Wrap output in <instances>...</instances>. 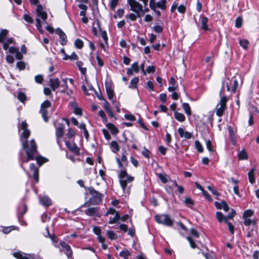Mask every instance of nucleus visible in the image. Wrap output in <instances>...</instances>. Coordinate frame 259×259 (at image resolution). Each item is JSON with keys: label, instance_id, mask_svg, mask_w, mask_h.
I'll return each mask as SVG.
<instances>
[{"label": "nucleus", "instance_id": "a211bd4d", "mask_svg": "<svg viewBox=\"0 0 259 259\" xmlns=\"http://www.w3.org/2000/svg\"><path fill=\"white\" fill-rule=\"evenodd\" d=\"M40 203L45 206H49L52 204L51 199L48 196H44L39 198Z\"/></svg>", "mask_w": 259, "mask_h": 259}, {"label": "nucleus", "instance_id": "c03bdc74", "mask_svg": "<svg viewBox=\"0 0 259 259\" xmlns=\"http://www.w3.org/2000/svg\"><path fill=\"white\" fill-rule=\"evenodd\" d=\"M118 0H111L110 2V7L111 10H114L117 6Z\"/></svg>", "mask_w": 259, "mask_h": 259}, {"label": "nucleus", "instance_id": "6e6552de", "mask_svg": "<svg viewBox=\"0 0 259 259\" xmlns=\"http://www.w3.org/2000/svg\"><path fill=\"white\" fill-rule=\"evenodd\" d=\"M59 246H60L61 247H60L61 249V248L62 249H64V252L68 258H71L72 256V251L71 249V247L69 245L67 244L66 242H65L63 241H61L59 243Z\"/></svg>", "mask_w": 259, "mask_h": 259}, {"label": "nucleus", "instance_id": "412c9836", "mask_svg": "<svg viewBox=\"0 0 259 259\" xmlns=\"http://www.w3.org/2000/svg\"><path fill=\"white\" fill-rule=\"evenodd\" d=\"M106 90L108 99L110 100H112L114 93L111 87L109 85H106Z\"/></svg>", "mask_w": 259, "mask_h": 259}, {"label": "nucleus", "instance_id": "e433bc0d", "mask_svg": "<svg viewBox=\"0 0 259 259\" xmlns=\"http://www.w3.org/2000/svg\"><path fill=\"white\" fill-rule=\"evenodd\" d=\"M216 217L219 222L221 223L223 222V221H224V222H225L226 216H224L222 212L220 211L217 212Z\"/></svg>", "mask_w": 259, "mask_h": 259}, {"label": "nucleus", "instance_id": "cd10ccee", "mask_svg": "<svg viewBox=\"0 0 259 259\" xmlns=\"http://www.w3.org/2000/svg\"><path fill=\"white\" fill-rule=\"evenodd\" d=\"M130 255V252L127 249H126L122 250L119 253V256L124 258V259H128V257Z\"/></svg>", "mask_w": 259, "mask_h": 259}, {"label": "nucleus", "instance_id": "6e6d98bb", "mask_svg": "<svg viewBox=\"0 0 259 259\" xmlns=\"http://www.w3.org/2000/svg\"><path fill=\"white\" fill-rule=\"evenodd\" d=\"M190 232L191 235L195 238H198L199 237V234L198 232L195 229H191L190 230Z\"/></svg>", "mask_w": 259, "mask_h": 259}, {"label": "nucleus", "instance_id": "393cba45", "mask_svg": "<svg viewBox=\"0 0 259 259\" xmlns=\"http://www.w3.org/2000/svg\"><path fill=\"white\" fill-rule=\"evenodd\" d=\"M139 81L138 77H135L133 78L130 81V84L129 85L130 88L136 89L137 88V85Z\"/></svg>", "mask_w": 259, "mask_h": 259}, {"label": "nucleus", "instance_id": "09e8293b", "mask_svg": "<svg viewBox=\"0 0 259 259\" xmlns=\"http://www.w3.org/2000/svg\"><path fill=\"white\" fill-rule=\"evenodd\" d=\"M75 135V131L72 128H70L68 129V131L67 134V136L68 137V138H71L72 137H74Z\"/></svg>", "mask_w": 259, "mask_h": 259}, {"label": "nucleus", "instance_id": "ea45409f", "mask_svg": "<svg viewBox=\"0 0 259 259\" xmlns=\"http://www.w3.org/2000/svg\"><path fill=\"white\" fill-rule=\"evenodd\" d=\"M120 217L118 213H116V215L112 219H110L109 221V224H113L117 222V221L120 219Z\"/></svg>", "mask_w": 259, "mask_h": 259}, {"label": "nucleus", "instance_id": "b1692460", "mask_svg": "<svg viewBox=\"0 0 259 259\" xmlns=\"http://www.w3.org/2000/svg\"><path fill=\"white\" fill-rule=\"evenodd\" d=\"M174 116L175 118L180 122H183L185 120V116L183 113L176 111Z\"/></svg>", "mask_w": 259, "mask_h": 259}, {"label": "nucleus", "instance_id": "2f4dec72", "mask_svg": "<svg viewBox=\"0 0 259 259\" xmlns=\"http://www.w3.org/2000/svg\"><path fill=\"white\" fill-rule=\"evenodd\" d=\"M238 157L239 160H246L248 158L247 153L244 150H242L238 153Z\"/></svg>", "mask_w": 259, "mask_h": 259}, {"label": "nucleus", "instance_id": "f3484780", "mask_svg": "<svg viewBox=\"0 0 259 259\" xmlns=\"http://www.w3.org/2000/svg\"><path fill=\"white\" fill-rule=\"evenodd\" d=\"M70 104L73 109V112L74 113V114L77 115H82V110L77 106L76 102H71L70 103Z\"/></svg>", "mask_w": 259, "mask_h": 259}, {"label": "nucleus", "instance_id": "f8f14e48", "mask_svg": "<svg viewBox=\"0 0 259 259\" xmlns=\"http://www.w3.org/2000/svg\"><path fill=\"white\" fill-rule=\"evenodd\" d=\"M56 33L60 36V43L61 45L64 46L66 44L67 39L66 35L65 33L60 28L56 30Z\"/></svg>", "mask_w": 259, "mask_h": 259}, {"label": "nucleus", "instance_id": "1a4fd4ad", "mask_svg": "<svg viewBox=\"0 0 259 259\" xmlns=\"http://www.w3.org/2000/svg\"><path fill=\"white\" fill-rule=\"evenodd\" d=\"M84 212L85 214L89 216L100 217L99 207H89L84 210Z\"/></svg>", "mask_w": 259, "mask_h": 259}, {"label": "nucleus", "instance_id": "aec40b11", "mask_svg": "<svg viewBox=\"0 0 259 259\" xmlns=\"http://www.w3.org/2000/svg\"><path fill=\"white\" fill-rule=\"evenodd\" d=\"M64 134V126L63 124H60L56 130V135L57 138H61L63 136Z\"/></svg>", "mask_w": 259, "mask_h": 259}, {"label": "nucleus", "instance_id": "f03ea898", "mask_svg": "<svg viewBox=\"0 0 259 259\" xmlns=\"http://www.w3.org/2000/svg\"><path fill=\"white\" fill-rule=\"evenodd\" d=\"M229 82V79H227L222 82V87L220 92L221 99L216 107V114L219 117L223 115L226 108V103L228 100V98L226 96L225 92L230 91Z\"/></svg>", "mask_w": 259, "mask_h": 259}, {"label": "nucleus", "instance_id": "6ab92c4d", "mask_svg": "<svg viewBox=\"0 0 259 259\" xmlns=\"http://www.w3.org/2000/svg\"><path fill=\"white\" fill-rule=\"evenodd\" d=\"M256 170V168L253 167H252L248 173V179L249 182L253 184L254 183L255 179L254 176V171Z\"/></svg>", "mask_w": 259, "mask_h": 259}, {"label": "nucleus", "instance_id": "79ce46f5", "mask_svg": "<svg viewBox=\"0 0 259 259\" xmlns=\"http://www.w3.org/2000/svg\"><path fill=\"white\" fill-rule=\"evenodd\" d=\"M195 148L197 150V151L199 152H203V147H202V146L201 145V144L198 141H196L195 142Z\"/></svg>", "mask_w": 259, "mask_h": 259}, {"label": "nucleus", "instance_id": "c9c22d12", "mask_svg": "<svg viewBox=\"0 0 259 259\" xmlns=\"http://www.w3.org/2000/svg\"><path fill=\"white\" fill-rule=\"evenodd\" d=\"M75 47L78 49H81L83 46V42L80 39H76L74 42Z\"/></svg>", "mask_w": 259, "mask_h": 259}, {"label": "nucleus", "instance_id": "5701e85b", "mask_svg": "<svg viewBox=\"0 0 259 259\" xmlns=\"http://www.w3.org/2000/svg\"><path fill=\"white\" fill-rule=\"evenodd\" d=\"M208 22V19L207 17L203 16L201 17V28L204 30H207L208 29L207 23Z\"/></svg>", "mask_w": 259, "mask_h": 259}, {"label": "nucleus", "instance_id": "603ef678", "mask_svg": "<svg viewBox=\"0 0 259 259\" xmlns=\"http://www.w3.org/2000/svg\"><path fill=\"white\" fill-rule=\"evenodd\" d=\"M23 17H24V19L25 20V21H26L29 23H33V20L32 18V17L30 16H29V15L24 14Z\"/></svg>", "mask_w": 259, "mask_h": 259}, {"label": "nucleus", "instance_id": "052dcab7", "mask_svg": "<svg viewBox=\"0 0 259 259\" xmlns=\"http://www.w3.org/2000/svg\"><path fill=\"white\" fill-rule=\"evenodd\" d=\"M50 238L51 239L52 241L54 243V246L56 248H59L60 250H61V248H60L59 245L57 244V241H56V236H54V235H52V236H50Z\"/></svg>", "mask_w": 259, "mask_h": 259}, {"label": "nucleus", "instance_id": "39448f33", "mask_svg": "<svg viewBox=\"0 0 259 259\" xmlns=\"http://www.w3.org/2000/svg\"><path fill=\"white\" fill-rule=\"evenodd\" d=\"M119 183L123 191H127L128 193L130 188H127V184L134 180V177L128 175L125 169L121 170L118 174Z\"/></svg>", "mask_w": 259, "mask_h": 259}, {"label": "nucleus", "instance_id": "20e7f679", "mask_svg": "<svg viewBox=\"0 0 259 259\" xmlns=\"http://www.w3.org/2000/svg\"><path fill=\"white\" fill-rule=\"evenodd\" d=\"M88 191L92 195L88 201H86L82 206L89 207L91 205H97L99 204L102 199L103 195L99 192L95 190L93 187L88 188Z\"/></svg>", "mask_w": 259, "mask_h": 259}, {"label": "nucleus", "instance_id": "0eeeda50", "mask_svg": "<svg viewBox=\"0 0 259 259\" xmlns=\"http://www.w3.org/2000/svg\"><path fill=\"white\" fill-rule=\"evenodd\" d=\"M36 18H38L40 20L41 19L42 23L48 24L47 19L48 18V14L46 12L44 11L43 8L41 5H38L35 9Z\"/></svg>", "mask_w": 259, "mask_h": 259}, {"label": "nucleus", "instance_id": "4468645a", "mask_svg": "<svg viewBox=\"0 0 259 259\" xmlns=\"http://www.w3.org/2000/svg\"><path fill=\"white\" fill-rule=\"evenodd\" d=\"M60 84V80L58 78H50L49 79V85L51 89L55 91L57 89Z\"/></svg>", "mask_w": 259, "mask_h": 259}, {"label": "nucleus", "instance_id": "7c9ffc66", "mask_svg": "<svg viewBox=\"0 0 259 259\" xmlns=\"http://www.w3.org/2000/svg\"><path fill=\"white\" fill-rule=\"evenodd\" d=\"M110 146L113 152L116 153L119 151V147L118 143L116 141H113L111 142Z\"/></svg>", "mask_w": 259, "mask_h": 259}, {"label": "nucleus", "instance_id": "0e129e2a", "mask_svg": "<svg viewBox=\"0 0 259 259\" xmlns=\"http://www.w3.org/2000/svg\"><path fill=\"white\" fill-rule=\"evenodd\" d=\"M238 85V81L236 79H234L233 81V85L232 87V92L235 93L236 92V91L237 90V88Z\"/></svg>", "mask_w": 259, "mask_h": 259}, {"label": "nucleus", "instance_id": "c85d7f7f", "mask_svg": "<svg viewBox=\"0 0 259 259\" xmlns=\"http://www.w3.org/2000/svg\"><path fill=\"white\" fill-rule=\"evenodd\" d=\"M182 107H183V109L184 110L185 113L188 115H190L191 114V108L190 107V106L187 103H184L183 104H182Z\"/></svg>", "mask_w": 259, "mask_h": 259}, {"label": "nucleus", "instance_id": "c756f323", "mask_svg": "<svg viewBox=\"0 0 259 259\" xmlns=\"http://www.w3.org/2000/svg\"><path fill=\"white\" fill-rule=\"evenodd\" d=\"M13 41V40L12 38H8L6 41L3 40V42L2 43L3 44V48L5 50H7L9 48V45L11 44Z\"/></svg>", "mask_w": 259, "mask_h": 259}, {"label": "nucleus", "instance_id": "774afa93", "mask_svg": "<svg viewBox=\"0 0 259 259\" xmlns=\"http://www.w3.org/2000/svg\"><path fill=\"white\" fill-rule=\"evenodd\" d=\"M159 99L162 103L166 102L167 99V96L165 94L162 93L159 95Z\"/></svg>", "mask_w": 259, "mask_h": 259}, {"label": "nucleus", "instance_id": "9b49d317", "mask_svg": "<svg viewBox=\"0 0 259 259\" xmlns=\"http://www.w3.org/2000/svg\"><path fill=\"white\" fill-rule=\"evenodd\" d=\"M13 256L18 259H33L34 255L33 254H26L21 252H17L13 253Z\"/></svg>", "mask_w": 259, "mask_h": 259}, {"label": "nucleus", "instance_id": "7ed1b4c3", "mask_svg": "<svg viewBox=\"0 0 259 259\" xmlns=\"http://www.w3.org/2000/svg\"><path fill=\"white\" fill-rule=\"evenodd\" d=\"M127 2L130 6V10L134 12L135 14L130 13L126 15L125 18L134 21L137 18L141 17L140 11L142 10V5L136 0H127Z\"/></svg>", "mask_w": 259, "mask_h": 259}, {"label": "nucleus", "instance_id": "864d4df0", "mask_svg": "<svg viewBox=\"0 0 259 259\" xmlns=\"http://www.w3.org/2000/svg\"><path fill=\"white\" fill-rule=\"evenodd\" d=\"M149 6L152 10H155L156 7H157V3L154 0H150Z\"/></svg>", "mask_w": 259, "mask_h": 259}, {"label": "nucleus", "instance_id": "72a5a7b5", "mask_svg": "<svg viewBox=\"0 0 259 259\" xmlns=\"http://www.w3.org/2000/svg\"><path fill=\"white\" fill-rule=\"evenodd\" d=\"M107 235L111 240H115L117 238V235L113 231L108 230L107 231Z\"/></svg>", "mask_w": 259, "mask_h": 259}, {"label": "nucleus", "instance_id": "f257e3e1", "mask_svg": "<svg viewBox=\"0 0 259 259\" xmlns=\"http://www.w3.org/2000/svg\"><path fill=\"white\" fill-rule=\"evenodd\" d=\"M28 124L25 121H22L18 125L19 130H23L20 136V141L22 144V149L25 150L26 158L23 159L20 157L21 166L25 170L23 167V163L27 162L30 160L34 158L37 162L39 166L41 165L47 161V159L42 156H36L37 154V146L34 139H31L28 141L27 139L30 135V131L27 128Z\"/></svg>", "mask_w": 259, "mask_h": 259}, {"label": "nucleus", "instance_id": "4be33fe9", "mask_svg": "<svg viewBox=\"0 0 259 259\" xmlns=\"http://www.w3.org/2000/svg\"><path fill=\"white\" fill-rule=\"evenodd\" d=\"M76 66L78 68L81 74L84 75L87 72V68L85 67H82L83 65V63L81 61H77L76 62Z\"/></svg>", "mask_w": 259, "mask_h": 259}, {"label": "nucleus", "instance_id": "e2e57ef3", "mask_svg": "<svg viewBox=\"0 0 259 259\" xmlns=\"http://www.w3.org/2000/svg\"><path fill=\"white\" fill-rule=\"evenodd\" d=\"M207 189L214 195L218 196L219 193L218 191L212 186H208Z\"/></svg>", "mask_w": 259, "mask_h": 259}, {"label": "nucleus", "instance_id": "69168bd1", "mask_svg": "<svg viewBox=\"0 0 259 259\" xmlns=\"http://www.w3.org/2000/svg\"><path fill=\"white\" fill-rule=\"evenodd\" d=\"M116 213H118V211H117L115 209L113 208H110L107 211L106 215H107L108 214H115L116 215Z\"/></svg>", "mask_w": 259, "mask_h": 259}, {"label": "nucleus", "instance_id": "bb28decb", "mask_svg": "<svg viewBox=\"0 0 259 259\" xmlns=\"http://www.w3.org/2000/svg\"><path fill=\"white\" fill-rule=\"evenodd\" d=\"M107 127L111 132L113 134H117L118 133V130L114 124L109 123L107 124Z\"/></svg>", "mask_w": 259, "mask_h": 259}, {"label": "nucleus", "instance_id": "a19ab883", "mask_svg": "<svg viewBox=\"0 0 259 259\" xmlns=\"http://www.w3.org/2000/svg\"><path fill=\"white\" fill-rule=\"evenodd\" d=\"M239 44L240 46L244 49H247L248 48V41L246 39H240L239 41Z\"/></svg>", "mask_w": 259, "mask_h": 259}, {"label": "nucleus", "instance_id": "58836bf2", "mask_svg": "<svg viewBox=\"0 0 259 259\" xmlns=\"http://www.w3.org/2000/svg\"><path fill=\"white\" fill-rule=\"evenodd\" d=\"M236 212L235 210L234 209H231V211L229 213V214L226 216L225 217V221L228 220H231L233 218L235 215Z\"/></svg>", "mask_w": 259, "mask_h": 259}, {"label": "nucleus", "instance_id": "f704fd0d", "mask_svg": "<svg viewBox=\"0 0 259 259\" xmlns=\"http://www.w3.org/2000/svg\"><path fill=\"white\" fill-rule=\"evenodd\" d=\"M166 0H160L157 2V6L161 10H165L166 9Z\"/></svg>", "mask_w": 259, "mask_h": 259}, {"label": "nucleus", "instance_id": "8fccbe9b", "mask_svg": "<svg viewBox=\"0 0 259 259\" xmlns=\"http://www.w3.org/2000/svg\"><path fill=\"white\" fill-rule=\"evenodd\" d=\"M242 19L241 17H238L235 21V26L237 28H240L242 26Z\"/></svg>", "mask_w": 259, "mask_h": 259}, {"label": "nucleus", "instance_id": "bf43d9fd", "mask_svg": "<svg viewBox=\"0 0 259 259\" xmlns=\"http://www.w3.org/2000/svg\"><path fill=\"white\" fill-rule=\"evenodd\" d=\"M101 37H102V38L103 39V40H104L105 44H106L107 45L108 44V37H107L106 32L105 31H102L101 33Z\"/></svg>", "mask_w": 259, "mask_h": 259}, {"label": "nucleus", "instance_id": "49530a36", "mask_svg": "<svg viewBox=\"0 0 259 259\" xmlns=\"http://www.w3.org/2000/svg\"><path fill=\"white\" fill-rule=\"evenodd\" d=\"M17 67L20 70H24L25 68V64L23 61H19L17 63Z\"/></svg>", "mask_w": 259, "mask_h": 259}, {"label": "nucleus", "instance_id": "a18cd8bd", "mask_svg": "<svg viewBox=\"0 0 259 259\" xmlns=\"http://www.w3.org/2000/svg\"><path fill=\"white\" fill-rule=\"evenodd\" d=\"M187 239L189 241L190 245L192 248H195L197 247L195 241L193 240L191 237H187Z\"/></svg>", "mask_w": 259, "mask_h": 259}, {"label": "nucleus", "instance_id": "a878e982", "mask_svg": "<svg viewBox=\"0 0 259 259\" xmlns=\"http://www.w3.org/2000/svg\"><path fill=\"white\" fill-rule=\"evenodd\" d=\"M36 27L40 33H43L44 31L42 27V22L38 18H35Z\"/></svg>", "mask_w": 259, "mask_h": 259}, {"label": "nucleus", "instance_id": "4d7b16f0", "mask_svg": "<svg viewBox=\"0 0 259 259\" xmlns=\"http://www.w3.org/2000/svg\"><path fill=\"white\" fill-rule=\"evenodd\" d=\"M50 102L48 100H46L41 104V108L46 109L47 108L50 107Z\"/></svg>", "mask_w": 259, "mask_h": 259}, {"label": "nucleus", "instance_id": "9d476101", "mask_svg": "<svg viewBox=\"0 0 259 259\" xmlns=\"http://www.w3.org/2000/svg\"><path fill=\"white\" fill-rule=\"evenodd\" d=\"M139 66L138 62L133 63L131 67L127 69L126 73L128 75H132L134 72L138 73L139 71Z\"/></svg>", "mask_w": 259, "mask_h": 259}, {"label": "nucleus", "instance_id": "680f3d73", "mask_svg": "<svg viewBox=\"0 0 259 259\" xmlns=\"http://www.w3.org/2000/svg\"><path fill=\"white\" fill-rule=\"evenodd\" d=\"M185 203L188 206H190L193 205L194 202L192 199L189 197H187L185 200Z\"/></svg>", "mask_w": 259, "mask_h": 259}, {"label": "nucleus", "instance_id": "dca6fc26", "mask_svg": "<svg viewBox=\"0 0 259 259\" xmlns=\"http://www.w3.org/2000/svg\"><path fill=\"white\" fill-rule=\"evenodd\" d=\"M215 206L218 209H223L225 212H227L229 207L227 204V203L224 200H222L221 202H214Z\"/></svg>", "mask_w": 259, "mask_h": 259}, {"label": "nucleus", "instance_id": "338daca9", "mask_svg": "<svg viewBox=\"0 0 259 259\" xmlns=\"http://www.w3.org/2000/svg\"><path fill=\"white\" fill-rule=\"evenodd\" d=\"M102 133H103V135H104L105 138L107 140H109L110 139V138H111L110 135L107 130H106L105 128L103 129Z\"/></svg>", "mask_w": 259, "mask_h": 259}, {"label": "nucleus", "instance_id": "37998d69", "mask_svg": "<svg viewBox=\"0 0 259 259\" xmlns=\"http://www.w3.org/2000/svg\"><path fill=\"white\" fill-rule=\"evenodd\" d=\"M255 225L256 224V222L255 221H252L251 219H248L247 218H244V224L245 226H249L251 224Z\"/></svg>", "mask_w": 259, "mask_h": 259}, {"label": "nucleus", "instance_id": "4c0bfd02", "mask_svg": "<svg viewBox=\"0 0 259 259\" xmlns=\"http://www.w3.org/2000/svg\"><path fill=\"white\" fill-rule=\"evenodd\" d=\"M158 178L163 183H166L168 182V176L164 174H159Z\"/></svg>", "mask_w": 259, "mask_h": 259}, {"label": "nucleus", "instance_id": "423d86ee", "mask_svg": "<svg viewBox=\"0 0 259 259\" xmlns=\"http://www.w3.org/2000/svg\"><path fill=\"white\" fill-rule=\"evenodd\" d=\"M155 220L158 224H162L163 225L171 227L173 225V221L170 217L167 214H160L155 215Z\"/></svg>", "mask_w": 259, "mask_h": 259}, {"label": "nucleus", "instance_id": "ddd939ff", "mask_svg": "<svg viewBox=\"0 0 259 259\" xmlns=\"http://www.w3.org/2000/svg\"><path fill=\"white\" fill-rule=\"evenodd\" d=\"M65 145L68 149L74 154L76 155H79L80 154L79 149L74 143L66 141L65 142Z\"/></svg>", "mask_w": 259, "mask_h": 259}, {"label": "nucleus", "instance_id": "473e14b6", "mask_svg": "<svg viewBox=\"0 0 259 259\" xmlns=\"http://www.w3.org/2000/svg\"><path fill=\"white\" fill-rule=\"evenodd\" d=\"M40 113L45 121L47 122L48 120V112L45 108H40Z\"/></svg>", "mask_w": 259, "mask_h": 259}, {"label": "nucleus", "instance_id": "13d9d810", "mask_svg": "<svg viewBox=\"0 0 259 259\" xmlns=\"http://www.w3.org/2000/svg\"><path fill=\"white\" fill-rule=\"evenodd\" d=\"M18 98L21 102H24L26 99V96L24 93L20 92L18 94Z\"/></svg>", "mask_w": 259, "mask_h": 259}, {"label": "nucleus", "instance_id": "3c124183", "mask_svg": "<svg viewBox=\"0 0 259 259\" xmlns=\"http://www.w3.org/2000/svg\"><path fill=\"white\" fill-rule=\"evenodd\" d=\"M35 81L37 83H41L43 80L44 78L41 75H37L34 77Z\"/></svg>", "mask_w": 259, "mask_h": 259}, {"label": "nucleus", "instance_id": "2eb2a0df", "mask_svg": "<svg viewBox=\"0 0 259 259\" xmlns=\"http://www.w3.org/2000/svg\"><path fill=\"white\" fill-rule=\"evenodd\" d=\"M30 169L33 171V177L36 183L39 180L38 168L36 167L34 163H31L29 166Z\"/></svg>", "mask_w": 259, "mask_h": 259}, {"label": "nucleus", "instance_id": "5fc2aeb1", "mask_svg": "<svg viewBox=\"0 0 259 259\" xmlns=\"http://www.w3.org/2000/svg\"><path fill=\"white\" fill-rule=\"evenodd\" d=\"M177 9L178 12L181 14H184L186 10V7L183 5H181L179 6H178Z\"/></svg>", "mask_w": 259, "mask_h": 259}, {"label": "nucleus", "instance_id": "de8ad7c7", "mask_svg": "<svg viewBox=\"0 0 259 259\" xmlns=\"http://www.w3.org/2000/svg\"><path fill=\"white\" fill-rule=\"evenodd\" d=\"M253 214V211L250 209L245 210L243 213V218H248L252 216Z\"/></svg>", "mask_w": 259, "mask_h": 259}]
</instances>
